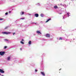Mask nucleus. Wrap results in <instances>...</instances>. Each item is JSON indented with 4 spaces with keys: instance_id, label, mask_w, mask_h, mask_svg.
I'll use <instances>...</instances> for the list:
<instances>
[{
    "instance_id": "nucleus-1",
    "label": "nucleus",
    "mask_w": 76,
    "mask_h": 76,
    "mask_svg": "<svg viewBox=\"0 0 76 76\" xmlns=\"http://www.w3.org/2000/svg\"><path fill=\"white\" fill-rule=\"evenodd\" d=\"M11 32H4L2 33L3 34H6V35H7V34H11Z\"/></svg>"
},
{
    "instance_id": "nucleus-2",
    "label": "nucleus",
    "mask_w": 76,
    "mask_h": 76,
    "mask_svg": "<svg viewBox=\"0 0 76 76\" xmlns=\"http://www.w3.org/2000/svg\"><path fill=\"white\" fill-rule=\"evenodd\" d=\"M4 54H5V52H4L1 51L0 52V54L1 56H3Z\"/></svg>"
},
{
    "instance_id": "nucleus-3",
    "label": "nucleus",
    "mask_w": 76,
    "mask_h": 76,
    "mask_svg": "<svg viewBox=\"0 0 76 76\" xmlns=\"http://www.w3.org/2000/svg\"><path fill=\"white\" fill-rule=\"evenodd\" d=\"M0 72L1 73H4V71L1 69H0Z\"/></svg>"
},
{
    "instance_id": "nucleus-4",
    "label": "nucleus",
    "mask_w": 76,
    "mask_h": 76,
    "mask_svg": "<svg viewBox=\"0 0 76 76\" xmlns=\"http://www.w3.org/2000/svg\"><path fill=\"white\" fill-rule=\"evenodd\" d=\"M46 37H50V34H47L46 35Z\"/></svg>"
},
{
    "instance_id": "nucleus-5",
    "label": "nucleus",
    "mask_w": 76,
    "mask_h": 76,
    "mask_svg": "<svg viewBox=\"0 0 76 76\" xmlns=\"http://www.w3.org/2000/svg\"><path fill=\"white\" fill-rule=\"evenodd\" d=\"M40 73L43 76H45V74L44 73V72H41Z\"/></svg>"
},
{
    "instance_id": "nucleus-6",
    "label": "nucleus",
    "mask_w": 76,
    "mask_h": 76,
    "mask_svg": "<svg viewBox=\"0 0 76 76\" xmlns=\"http://www.w3.org/2000/svg\"><path fill=\"white\" fill-rule=\"evenodd\" d=\"M24 14V12H20V15H23Z\"/></svg>"
},
{
    "instance_id": "nucleus-7",
    "label": "nucleus",
    "mask_w": 76,
    "mask_h": 76,
    "mask_svg": "<svg viewBox=\"0 0 76 76\" xmlns=\"http://www.w3.org/2000/svg\"><path fill=\"white\" fill-rule=\"evenodd\" d=\"M35 16L36 17V18H37L38 17V14H35Z\"/></svg>"
},
{
    "instance_id": "nucleus-8",
    "label": "nucleus",
    "mask_w": 76,
    "mask_h": 76,
    "mask_svg": "<svg viewBox=\"0 0 76 76\" xmlns=\"http://www.w3.org/2000/svg\"><path fill=\"white\" fill-rule=\"evenodd\" d=\"M51 18H49L47 20V21L46 22V23H47V22H48V21H49V20H51Z\"/></svg>"
},
{
    "instance_id": "nucleus-9",
    "label": "nucleus",
    "mask_w": 76,
    "mask_h": 76,
    "mask_svg": "<svg viewBox=\"0 0 76 76\" xmlns=\"http://www.w3.org/2000/svg\"><path fill=\"white\" fill-rule=\"evenodd\" d=\"M37 34H41V33L38 31H37Z\"/></svg>"
},
{
    "instance_id": "nucleus-10",
    "label": "nucleus",
    "mask_w": 76,
    "mask_h": 76,
    "mask_svg": "<svg viewBox=\"0 0 76 76\" xmlns=\"http://www.w3.org/2000/svg\"><path fill=\"white\" fill-rule=\"evenodd\" d=\"M7 60H10V56L8 57L7 58Z\"/></svg>"
},
{
    "instance_id": "nucleus-11",
    "label": "nucleus",
    "mask_w": 76,
    "mask_h": 76,
    "mask_svg": "<svg viewBox=\"0 0 76 76\" xmlns=\"http://www.w3.org/2000/svg\"><path fill=\"white\" fill-rule=\"evenodd\" d=\"M28 44L29 45H31V41H29Z\"/></svg>"
},
{
    "instance_id": "nucleus-12",
    "label": "nucleus",
    "mask_w": 76,
    "mask_h": 76,
    "mask_svg": "<svg viewBox=\"0 0 76 76\" xmlns=\"http://www.w3.org/2000/svg\"><path fill=\"white\" fill-rule=\"evenodd\" d=\"M54 9H57V8H58V7L57 6H54Z\"/></svg>"
},
{
    "instance_id": "nucleus-13",
    "label": "nucleus",
    "mask_w": 76,
    "mask_h": 76,
    "mask_svg": "<svg viewBox=\"0 0 76 76\" xmlns=\"http://www.w3.org/2000/svg\"><path fill=\"white\" fill-rule=\"evenodd\" d=\"M20 42L21 44H24V43L22 41H20Z\"/></svg>"
},
{
    "instance_id": "nucleus-14",
    "label": "nucleus",
    "mask_w": 76,
    "mask_h": 76,
    "mask_svg": "<svg viewBox=\"0 0 76 76\" xmlns=\"http://www.w3.org/2000/svg\"><path fill=\"white\" fill-rule=\"evenodd\" d=\"M7 28H8V26H7L5 28H4V29H7Z\"/></svg>"
},
{
    "instance_id": "nucleus-15",
    "label": "nucleus",
    "mask_w": 76,
    "mask_h": 76,
    "mask_svg": "<svg viewBox=\"0 0 76 76\" xmlns=\"http://www.w3.org/2000/svg\"><path fill=\"white\" fill-rule=\"evenodd\" d=\"M40 15L41 17H43V16H44V15L42 14H41Z\"/></svg>"
},
{
    "instance_id": "nucleus-16",
    "label": "nucleus",
    "mask_w": 76,
    "mask_h": 76,
    "mask_svg": "<svg viewBox=\"0 0 76 76\" xmlns=\"http://www.w3.org/2000/svg\"><path fill=\"white\" fill-rule=\"evenodd\" d=\"M59 39L60 40H63V39H62V38H61V37H60Z\"/></svg>"
},
{
    "instance_id": "nucleus-17",
    "label": "nucleus",
    "mask_w": 76,
    "mask_h": 76,
    "mask_svg": "<svg viewBox=\"0 0 76 76\" xmlns=\"http://www.w3.org/2000/svg\"><path fill=\"white\" fill-rule=\"evenodd\" d=\"M4 48H5V49H6V48H7V46H5V47H4Z\"/></svg>"
},
{
    "instance_id": "nucleus-18",
    "label": "nucleus",
    "mask_w": 76,
    "mask_h": 76,
    "mask_svg": "<svg viewBox=\"0 0 76 76\" xmlns=\"http://www.w3.org/2000/svg\"><path fill=\"white\" fill-rule=\"evenodd\" d=\"M5 15H8V13H7V12L6 13H5Z\"/></svg>"
},
{
    "instance_id": "nucleus-19",
    "label": "nucleus",
    "mask_w": 76,
    "mask_h": 76,
    "mask_svg": "<svg viewBox=\"0 0 76 76\" xmlns=\"http://www.w3.org/2000/svg\"><path fill=\"white\" fill-rule=\"evenodd\" d=\"M15 33H13V35H15Z\"/></svg>"
},
{
    "instance_id": "nucleus-20",
    "label": "nucleus",
    "mask_w": 76,
    "mask_h": 76,
    "mask_svg": "<svg viewBox=\"0 0 76 76\" xmlns=\"http://www.w3.org/2000/svg\"><path fill=\"white\" fill-rule=\"evenodd\" d=\"M21 41H23L24 40H23V39H22Z\"/></svg>"
},
{
    "instance_id": "nucleus-21",
    "label": "nucleus",
    "mask_w": 76,
    "mask_h": 76,
    "mask_svg": "<svg viewBox=\"0 0 76 76\" xmlns=\"http://www.w3.org/2000/svg\"><path fill=\"white\" fill-rule=\"evenodd\" d=\"M9 13H11V11H9Z\"/></svg>"
},
{
    "instance_id": "nucleus-22",
    "label": "nucleus",
    "mask_w": 76,
    "mask_h": 76,
    "mask_svg": "<svg viewBox=\"0 0 76 76\" xmlns=\"http://www.w3.org/2000/svg\"><path fill=\"white\" fill-rule=\"evenodd\" d=\"M21 19H25V18H21Z\"/></svg>"
},
{
    "instance_id": "nucleus-23",
    "label": "nucleus",
    "mask_w": 76,
    "mask_h": 76,
    "mask_svg": "<svg viewBox=\"0 0 76 76\" xmlns=\"http://www.w3.org/2000/svg\"><path fill=\"white\" fill-rule=\"evenodd\" d=\"M35 72H37V69H35Z\"/></svg>"
},
{
    "instance_id": "nucleus-24",
    "label": "nucleus",
    "mask_w": 76,
    "mask_h": 76,
    "mask_svg": "<svg viewBox=\"0 0 76 76\" xmlns=\"http://www.w3.org/2000/svg\"><path fill=\"white\" fill-rule=\"evenodd\" d=\"M3 19L2 18L0 19V20H3Z\"/></svg>"
},
{
    "instance_id": "nucleus-25",
    "label": "nucleus",
    "mask_w": 76,
    "mask_h": 76,
    "mask_svg": "<svg viewBox=\"0 0 76 76\" xmlns=\"http://www.w3.org/2000/svg\"><path fill=\"white\" fill-rule=\"evenodd\" d=\"M60 5H61V6H62L63 5L62 4H61Z\"/></svg>"
},
{
    "instance_id": "nucleus-26",
    "label": "nucleus",
    "mask_w": 76,
    "mask_h": 76,
    "mask_svg": "<svg viewBox=\"0 0 76 76\" xmlns=\"http://www.w3.org/2000/svg\"><path fill=\"white\" fill-rule=\"evenodd\" d=\"M20 50H22V49L21 48H20Z\"/></svg>"
},
{
    "instance_id": "nucleus-27",
    "label": "nucleus",
    "mask_w": 76,
    "mask_h": 76,
    "mask_svg": "<svg viewBox=\"0 0 76 76\" xmlns=\"http://www.w3.org/2000/svg\"><path fill=\"white\" fill-rule=\"evenodd\" d=\"M67 14L68 15H69V13H67Z\"/></svg>"
},
{
    "instance_id": "nucleus-28",
    "label": "nucleus",
    "mask_w": 76,
    "mask_h": 76,
    "mask_svg": "<svg viewBox=\"0 0 76 76\" xmlns=\"http://www.w3.org/2000/svg\"><path fill=\"white\" fill-rule=\"evenodd\" d=\"M5 40H6V41H8V40H7V39H5Z\"/></svg>"
},
{
    "instance_id": "nucleus-29",
    "label": "nucleus",
    "mask_w": 76,
    "mask_h": 76,
    "mask_svg": "<svg viewBox=\"0 0 76 76\" xmlns=\"http://www.w3.org/2000/svg\"><path fill=\"white\" fill-rule=\"evenodd\" d=\"M1 76H4V75H2Z\"/></svg>"
},
{
    "instance_id": "nucleus-30",
    "label": "nucleus",
    "mask_w": 76,
    "mask_h": 76,
    "mask_svg": "<svg viewBox=\"0 0 76 76\" xmlns=\"http://www.w3.org/2000/svg\"><path fill=\"white\" fill-rule=\"evenodd\" d=\"M61 69H59V70H61Z\"/></svg>"
},
{
    "instance_id": "nucleus-31",
    "label": "nucleus",
    "mask_w": 76,
    "mask_h": 76,
    "mask_svg": "<svg viewBox=\"0 0 76 76\" xmlns=\"http://www.w3.org/2000/svg\"><path fill=\"white\" fill-rule=\"evenodd\" d=\"M60 14H61V13H60Z\"/></svg>"
},
{
    "instance_id": "nucleus-32",
    "label": "nucleus",
    "mask_w": 76,
    "mask_h": 76,
    "mask_svg": "<svg viewBox=\"0 0 76 76\" xmlns=\"http://www.w3.org/2000/svg\"><path fill=\"white\" fill-rule=\"evenodd\" d=\"M0 75H1V74H0Z\"/></svg>"
},
{
    "instance_id": "nucleus-33",
    "label": "nucleus",
    "mask_w": 76,
    "mask_h": 76,
    "mask_svg": "<svg viewBox=\"0 0 76 76\" xmlns=\"http://www.w3.org/2000/svg\"><path fill=\"white\" fill-rule=\"evenodd\" d=\"M35 24H37V23H35Z\"/></svg>"
}]
</instances>
